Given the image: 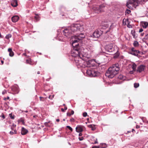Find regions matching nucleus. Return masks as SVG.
<instances>
[{
    "mask_svg": "<svg viewBox=\"0 0 148 148\" xmlns=\"http://www.w3.org/2000/svg\"><path fill=\"white\" fill-rule=\"evenodd\" d=\"M73 49L71 51V55L74 57L80 58V59H82L84 61H87V59L90 58L91 56L88 53H86L84 55H82L80 53L79 51V45L74 46L72 45Z\"/></svg>",
    "mask_w": 148,
    "mask_h": 148,
    "instance_id": "nucleus-1",
    "label": "nucleus"
},
{
    "mask_svg": "<svg viewBox=\"0 0 148 148\" xmlns=\"http://www.w3.org/2000/svg\"><path fill=\"white\" fill-rule=\"evenodd\" d=\"M119 70V64L116 63L108 69L105 74L106 76L109 78H112L118 73Z\"/></svg>",
    "mask_w": 148,
    "mask_h": 148,
    "instance_id": "nucleus-2",
    "label": "nucleus"
},
{
    "mask_svg": "<svg viewBox=\"0 0 148 148\" xmlns=\"http://www.w3.org/2000/svg\"><path fill=\"white\" fill-rule=\"evenodd\" d=\"M81 32L76 34V35L71 36V41L72 45L74 46L79 45L78 42L85 37V35Z\"/></svg>",
    "mask_w": 148,
    "mask_h": 148,
    "instance_id": "nucleus-3",
    "label": "nucleus"
},
{
    "mask_svg": "<svg viewBox=\"0 0 148 148\" xmlns=\"http://www.w3.org/2000/svg\"><path fill=\"white\" fill-rule=\"evenodd\" d=\"M148 0H129L127 2L126 6L129 8H133V7L136 8L138 4H144Z\"/></svg>",
    "mask_w": 148,
    "mask_h": 148,
    "instance_id": "nucleus-4",
    "label": "nucleus"
},
{
    "mask_svg": "<svg viewBox=\"0 0 148 148\" xmlns=\"http://www.w3.org/2000/svg\"><path fill=\"white\" fill-rule=\"evenodd\" d=\"M70 27L71 28L72 33H77V32H82L84 30L83 26H81L79 24H74Z\"/></svg>",
    "mask_w": 148,
    "mask_h": 148,
    "instance_id": "nucleus-5",
    "label": "nucleus"
},
{
    "mask_svg": "<svg viewBox=\"0 0 148 148\" xmlns=\"http://www.w3.org/2000/svg\"><path fill=\"white\" fill-rule=\"evenodd\" d=\"M105 6L104 5H100L99 7H94L92 8L94 12L96 13H99L104 11Z\"/></svg>",
    "mask_w": 148,
    "mask_h": 148,
    "instance_id": "nucleus-6",
    "label": "nucleus"
},
{
    "mask_svg": "<svg viewBox=\"0 0 148 148\" xmlns=\"http://www.w3.org/2000/svg\"><path fill=\"white\" fill-rule=\"evenodd\" d=\"M62 33L65 36L68 38H70L73 33L70 27L63 30Z\"/></svg>",
    "mask_w": 148,
    "mask_h": 148,
    "instance_id": "nucleus-7",
    "label": "nucleus"
},
{
    "mask_svg": "<svg viewBox=\"0 0 148 148\" xmlns=\"http://www.w3.org/2000/svg\"><path fill=\"white\" fill-rule=\"evenodd\" d=\"M102 34V32L101 31L96 30L91 35V36L93 38H97L99 37Z\"/></svg>",
    "mask_w": 148,
    "mask_h": 148,
    "instance_id": "nucleus-8",
    "label": "nucleus"
},
{
    "mask_svg": "<svg viewBox=\"0 0 148 148\" xmlns=\"http://www.w3.org/2000/svg\"><path fill=\"white\" fill-rule=\"evenodd\" d=\"M106 50L109 52H112L113 53H115L116 52L114 51V49L113 47V45L112 44L107 45L105 47Z\"/></svg>",
    "mask_w": 148,
    "mask_h": 148,
    "instance_id": "nucleus-9",
    "label": "nucleus"
},
{
    "mask_svg": "<svg viewBox=\"0 0 148 148\" xmlns=\"http://www.w3.org/2000/svg\"><path fill=\"white\" fill-rule=\"evenodd\" d=\"M95 48V46L93 45H90L88 46L87 49L89 53H92L94 51Z\"/></svg>",
    "mask_w": 148,
    "mask_h": 148,
    "instance_id": "nucleus-10",
    "label": "nucleus"
},
{
    "mask_svg": "<svg viewBox=\"0 0 148 148\" xmlns=\"http://www.w3.org/2000/svg\"><path fill=\"white\" fill-rule=\"evenodd\" d=\"M140 53V52L139 51L136 50L134 48H132L131 49V51L130 53L132 55L137 56L138 55V53Z\"/></svg>",
    "mask_w": 148,
    "mask_h": 148,
    "instance_id": "nucleus-11",
    "label": "nucleus"
},
{
    "mask_svg": "<svg viewBox=\"0 0 148 148\" xmlns=\"http://www.w3.org/2000/svg\"><path fill=\"white\" fill-rule=\"evenodd\" d=\"M145 67V65H140L138 67L137 71L139 73H140L144 70Z\"/></svg>",
    "mask_w": 148,
    "mask_h": 148,
    "instance_id": "nucleus-12",
    "label": "nucleus"
},
{
    "mask_svg": "<svg viewBox=\"0 0 148 148\" xmlns=\"http://www.w3.org/2000/svg\"><path fill=\"white\" fill-rule=\"evenodd\" d=\"M76 131L77 132H81L83 131V126L80 125H78L76 127Z\"/></svg>",
    "mask_w": 148,
    "mask_h": 148,
    "instance_id": "nucleus-13",
    "label": "nucleus"
},
{
    "mask_svg": "<svg viewBox=\"0 0 148 148\" xmlns=\"http://www.w3.org/2000/svg\"><path fill=\"white\" fill-rule=\"evenodd\" d=\"M28 131L25 128L23 127H22L21 128V133L22 135H25L27 133Z\"/></svg>",
    "mask_w": 148,
    "mask_h": 148,
    "instance_id": "nucleus-14",
    "label": "nucleus"
},
{
    "mask_svg": "<svg viewBox=\"0 0 148 148\" xmlns=\"http://www.w3.org/2000/svg\"><path fill=\"white\" fill-rule=\"evenodd\" d=\"M19 19V16L16 15L13 16L12 18V22L14 23L17 22Z\"/></svg>",
    "mask_w": 148,
    "mask_h": 148,
    "instance_id": "nucleus-15",
    "label": "nucleus"
},
{
    "mask_svg": "<svg viewBox=\"0 0 148 148\" xmlns=\"http://www.w3.org/2000/svg\"><path fill=\"white\" fill-rule=\"evenodd\" d=\"M95 60L92 59L90 60H88V62H87V64L89 66H93L94 65L92 63V62H95Z\"/></svg>",
    "mask_w": 148,
    "mask_h": 148,
    "instance_id": "nucleus-16",
    "label": "nucleus"
},
{
    "mask_svg": "<svg viewBox=\"0 0 148 148\" xmlns=\"http://www.w3.org/2000/svg\"><path fill=\"white\" fill-rule=\"evenodd\" d=\"M11 5L13 7H16L18 5L17 2L16 0H12V1L11 3Z\"/></svg>",
    "mask_w": 148,
    "mask_h": 148,
    "instance_id": "nucleus-17",
    "label": "nucleus"
},
{
    "mask_svg": "<svg viewBox=\"0 0 148 148\" xmlns=\"http://www.w3.org/2000/svg\"><path fill=\"white\" fill-rule=\"evenodd\" d=\"M97 71L92 70L90 77H95L97 76Z\"/></svg>",
    "mask_w": 148,
    "mask_h": 148,
    "instance_id": "nucleus-18",
    "label": "nucleus"
},
{
    "mask_svg": "<svg viewBox=\"0 0 148 148\" xmlns=\"http://www.w3.org/2000/svg\"><path fill=\"white\" fill-rule=\"evenodd\" d=\"M8 51L9 52V56L11 57H12L14 56V53L12 51V49L9 48L8 49Z\"/></svg>",
    "mask_w": 148,
    "mask_h": 148,
    "instance_id": "nucleus-19",
    "label": "nucleus"
},
{
    "mask_svg": "<svg viewBox=\"0 0 148 148\" xmlns=\"http://www.w3.org/2000/svg\"><path fill=\"white\" fill-rule=\"evenodd\" d=\"M12 90L15 92L16 93H18V87L17 86H15L13 87L12 89Z\"/></svg>",
    "mask_w": 148,
    "mask_h": 148,
    "instance_id": "nucleus-20",
    "label": "nucleus"
},
{
    "mask_svg": "<svg viewBox=\"0 0 148 148\" xmlns=\"http://www.w3.org/2000/svg\"><path fill=\"white\" fill-rule=\"evenodd\" d=\"M88 127L89 128H91L92 131H94L96 129L95 126L94 125H88Z\"/></svg>",
    "mask_w": 148,
    "mask_h": 148,
    "instance_id": "nucleus-21",
    "label": "nucleus"
},
{
    "mask_svg": "<svg viewBox=\"0 0 148 148\" xmlns=\"http://www.w3.org/2000/svg\"><path fill=\"white\" fill-rule=\"evenodd\" d=\"M142 26L144 28H146L148 25V23L146 22H144L142 23Z\"/></svg>",
    "mask_w": 148,
    "mask_h": 148,
    "instance_id": "nucleus-22",
    "label": "nucleus"
},
{
    "mask_svg": "<svg viewBox=\"0 0 148 148\" xmlns=\"http://www.w3.org/2000/svg\"><path fill=\"white\" fill-rule=\"evenodd\" d=\"M118 78L120 79L123 80L125 79V77L122 75H120L118 77Z\"/></svg>",
    "mask_w": 148,
    "mask_h": 148,
    "instance_id": "nucleus-23",
    "label": "nucleus"
},
{
    "mask_svg": "<svg viewBox=\"0 0 148 148\" xmlns=\"http://www.w3.org/2000/svg\"><path fill=\"white\" fill-rule=\"evenodd\" d=\"M131 33L134 38H136L137 37V36L135 35V32L134 30H132Z\"/></svg>",
    "mask_w": 148,
    "mask_h": 148,
    "instance_id": "nucleus-24",
    "label": "nucleus"
},
{
    "mask_svg": "<svg viewBox=\"0 0 148 148\" xmlns=\"http://www.w3.org/2000/svg\"><path fill=\"white\" fill-rule=\"evenodd\" d=\"M75 60L77 65H79L80 66L81 65V63L80 62V61L79 60H77V58H76L75 59Z\"/></svg>",
    "mask_w": 148,
    "mask_h": 148,
    "instance_id": "nucleus-25",
    "label": "nucleus"
},
{
    "mask_svg": "<svg viewBox=\"0 0 148 148\" xmlns=\"http://www.w3.org/2000/svg\"><path fill=\"white\" fill-rule=\"evenodd\" d=\"M132 68L133 71H135L136 70V65L135 63H133L132 65Z\"/></svg>",
    "mask_w": 148,
    "mask_h": 148,
    "instance_id": "nucleus-26",
    "label": "nucleus"
},
{
    "mask_svg": "<svg viewBox=\"0 0 148 148\" xmlns=\"http://www.w3.org/2000/svg\"><path fill=\"white\" fill-rule=\"evenodd\" d=\"M92 70H88L86 71V73L87 74L90 76H91V74H92Z\"/></svg>",
    "mask_w": 148,
    "mask_h": 148,
    "instance_id": "nucleus-27",
    "label": "nucleus"
},
{
    "mask_svg": "<svg viewBox=\"0 0 148 148\" xmlns=\"http://www.w3.org/2000/svg\"><path fill=\"white\" fill-rule=\"evenodd\" d=\"M133 45L134 47H136L138 46V43L137 41H135L133 43Z\"/></svg>",
    "mask_w": 148,
    "mask_h": 148,
    "instance_id": "nucleus-28",
    "label": "nucleus"
},
{
    "mask_svg": "<svg viewBox=\"0 0 148 148\" xmlns=\"http://www.w3.org/2000/svg\"><path fill=\"white\" fill-rule=\"evenodd\" d=\"M134 87L135 88H137L139 86V84L138 83H135L134 84Z\"/></svg>",
    "mask_w": 148,
    "mask_h": 148,
    "instance_id": "nucleus-29",
    "label": "nucleus"
},
{
    "mask_svg": "<svg viewBox=\"0 0 148 148\" xmlns=\"http://www.w3.org/2000/svg\"><path fill=\"white\" fill-rule=\"evenodd\" d=\"M11 37V35L10 34H8L6 35V36H5V38L7 39H8Z\"/></svg>",
    "mask_w": 148,
    "mask_h": 148,
    "instance_id": "nucleus-30",
    "label": "nucleus"
},
{
    "mask_svg": "<svg viewBox=\"0 0 148 148\" xmlns=\"http://www.w3.org/2000/svg\"><path fill=\"white\" fill-rule=\"evenodd\" d=\"M19 122H22V124H24V120L22 118H21L19 120Z\"/></svg>",
    "mask_w": 148,
    "mask_h": 148,
    "instance_id": "nucleus-31",
    "label": "nucleus"
},
{
    "mask_svg": "<svg viewBox=\"0 0 148 148\" xmlns=\"http://www.w3.org/2000/svg\"><path fill=\"white\" fill-rule=\"evenodd\" d=\"M67 109V107H64V109H63V108H62L61 109V111L63 112H64V110H66Z\"/></svg>",
    "mask_w": 148,
    "mask_h": 148,
    "instance_id": "nucleus-32",
    "label": "nucleus"
},
{
    "mask_svg": "<svg viewBox=\"0 0 148 148\" xmlns=\"http://www.w3.org/2000/svg\"><path fill=\"white\" fill-rule=\"evenodd\" d=\"M66 127L67 128H68L71 131H72L73 129H72V128L70 126H66Z\"/></svg>",
    "mask_w": 148,
    "mask_h": 148,
    "instance_id": "nucleus-33",
    "label": "nucleus"
},
{
    "mask_svg": "<svg viewBox=\"0 0 148 148\" xmlns=\"http://www.w3.org/2000/svg\"><path fill=\"white\" fill-rule=\"evenodd\" d=\"M144 38L145 40H148V34H147L145 36Z\"/></svg>",
    "mask_w": 148,
    "mask_h": 148,
    "instance_id": "nucleus-34",
    "label": "nucleus"
},
{
    "mask_svg": "<svg viewBox=\"0 0 148 148\" xmlns=\"http://www.w3.org/2000/svg\"><path fill=\"white\" fill-rule=\"evenodd\" d=\"M131 12V11L130 10H127L126 11V13H127V14H130Z\"/></svg>",
    "mask_w": 148,
    "mask_h": 148,
    "instance_id": "nucleus-35",
    "label": "nucleus"
},
{
    "mask_svg": "<svg viewBox=\"0 0 148 148\" xmlns=\"http://www.w3.org/2000/svg\"><path fill=\"white\" fill-rule=\"evenodd\" d=\"M9 116L12 119H14V116H12V114H10Z\"/></svg>",
    "mask_w": 148,
    "mask_h": 148,
    "instance_id": "nucleus-36",
    "label": "nucleus"
},
{
    "mask_svg": "<svg viewBox=\"0 0 148 148\" xmlns=\"http://www.w3.org/2000/svg\"><path fill=\"white\" fill-rule=\"evenodd\" d=\"M83 115L84 117H86L87 115V113L86 112H84L83 113Z\"/></svg>",
    "mask_w": 148,
    "mask_h": 148,
    "instance_id": "nucleus-37",
    "label": "nucleus"
},
{
    "mask_svg": "<svg viewBox=\"0 0 148 148\" xmlns=\"http://www.w3.org/2000/svg\"><path fill=\"white\" fill-rule=\"evenodd\" d=\"M79 140L82 141V140H83L84 138L83 137H79Z\"/></svg>",
    "mask_w": 148,
    "mask_h": 148,
    "instance_id": "nucleus-38",
    "label": "nucleus"
},
{
    "mask_svg": "<svg viewBox=\"0 0 148 148\" xmlns=\"http://www.w3.org/2000/svg\"><path fill=\"white\" fill-rule=\"evenodd\" d=\"M3 119H4L5 118V116L4 114H2L1 116Z\"/></svg>",
    "mask_w": 148,
    "mask_h": 148,
    "instance_id": "nucleus-39",
    "label": "nucleus"
},
{
    "mask_svg": "<svg viewBox=\"0 0 148 148\" xmlns=\"http://www.w3.org/2000/svg\"><path fill=\"white\" fill-rule=\"evenodd\" d=\"M9 99V97H7V98H4V100H6V99Z\"/></svg>",
    "mask_w": 148,
    "mask_h": 148,
    "instance_id": "nucleus-40",
    "label": "nucleus"
},
{
    "mask_svg": "<svg viewBox=\"0 0 148 148\" xmlns=\"http://www.w3.org/2000/svg\"><path fill=\"white\" fill-rule=\"evenodd\" d=\"M143 29H140L139 30V32L140 33L143 32Z\"/></svg>",
    "mask_w": 148,
    "mask_h": 148,
    "instance_id": "nucleus-41",
    "label": "nucleus"
},
{
    "mask_svg": "<svg viewBox=\"0 0 148 148\" xmlns=\"http://www.w3.org/2000/svg\"><path fill=\"white\" fill-rule=\"evenodd\" d=\"M67 116H70L71 115V113L69 112H68L67 113Z\"/></svg>",
    "mask_w": 148,
    "mask_h": 148,
    "instance_id": "nucleus-42",
    "label": "nucleus"
},
{
    "mask_svg": "<svg viewBox=\"0 0 148 148\" xmlns=\"http://www.w3.org/2000/svg\"><path fill=\"white\" fill-rule=\"evenodd\" d=\"M10 134L11 135H13L14 134V132H13L12 131H11L10 132Z\"/></svg>",
    "mask_w": 148,
    "mask_h": 148,
    "instance_id": "nucleus-43",
    "label": "nucleus"
},
{
    "mask_svg": "<svg viewBox=\"0 0 148 148\" xmlns=\"http://www.w3.org/2000/svg\"><path fill=\"white\" fill-rule=\"evenodd\" d=\"M74 111L73 110H72L71 112V115L73 114H74Z\"/></svg>",
    "mask_w": 148,
    "mask_h": 148,
    "instance_id": "nucleus-44",
    "label": "nucleus"
},
{
    "mask_svg": "<svg viewBox=\"0 0 148 148\" xmlns=\"http://www.w3.org/2000/svg\"><path fill=\"white\" fill-rule=\"evenodd\" d=\"M74 120V119H73V118H72L71 119H70V121H73Z\"/></svg>",
    "mask_w": 148,
    "mask_h": 148,
    "instance_id": "nucleus-45",
    "label": "nucleus"
},
{
    "mask_svg": "<svg viewBox=\"0 0 148 148\" xmlns=\"http://www.w3.org/2000/svg\"><path fill=\"white\" fill-rule=\"evenodd\" d=\"M127 27L129 28H131L132 27V26L131 25H127Z\"/></svg>",
    "mask_w": 148,
    "mask_h": 148,
    "instance_id": "nucleus-46",
    "label": "nucleus"
},
{
    "mask_svg": "<svg viewBox=\"0 0 148 148\" xmlns=\"http://www.w3.org/2000/svg\"><path fill=\"white\" fill-rule=\"evenodd\" d=\"M92 148H99V147L97 146H95L92 147Z\"/></svg>",
    "mask_w": 148,
    "mask_h": 148,
    "instance_id": "nucleus-47",
    "label": "nucleus"
},
{
    "mask_svg": "<svg viewBox=\"0 0 148 148\" xmlns=\"http://www.w3.org/2000/svg\"><path fill=\"white\" fill-rule=\"evenodd\" d=\"M14 134H16L17 133V132L16 130H14Z\"/></svg>",
    "mask_w": 148,
    "mask_h": 148,
    "instance_id": "nucleus-48",
    "label": "nucleus"
},
{
    "mask_svg": "<svg viewBox=\"0 0 148 148\" xmlns=\"http://www.w3.org/2000/svg\"><path fill=\"white\" fill-rule=\"evenodd\" d=\"M29 61L28 60H26V62L27 63H29Z\"/></svg>",
    "mask_w": 148,
    "mask_h": 148,
    "instance_id": "nucleus-49",
    "label": "nucleus"
},
{
    "mask_svg": "<svg viewBox=\"0 0 148 148\" xmlns=\"http://www.w3.org/2000/svg\"><path fill=\"white\" fill-rule=\"evenodd\" d=\"M79 133H79V136H82V133H80V132H79Z\"/></svg>",
    "mask_w": 148,
    "mask_h": 148,
    "instance_id": "nucleus-50",
    "label": "nucleus"
},
{
    "mask_svg": "<svg viewBox=\"0 0 148 148\" xmlns=\"http://www.w3.org/2000/svg\"><path fill=\"white\" fill-rule=\"evenodd\" d=\"M51 95H49V99H52V98L51 97Z\"/></svg>",
    "mask_w": 148,
    "mask_h": 148,
    "instance_id": "nucleus-51",
    "label": "nucleus"
},
{
    "mask_svg": "<svg viewBox=\"0 0 148 148\" xmlns=\"http://www.w3.org/2000/svg\"><path fill=\"white\" fill-rule=\"evenodd\" d=\"M42 97H40V101H42Z\"/></svg>",
    "mask_w": 148,
    "mask_h": 148,
    "instance_id": "nucleus-52",
    "label": "nucleus"
},
{
    "mask_svg": "<svg viewBox=\"0 0 148 148\" xmlns=\"http://www.w3.org/2000/svg\"><path fill=\"white\" fill-rule=\"evenodd\" d=\"M56 121L57 122H59L60 121V120L59 119H57L56 120Z\"/></svg>",
    "mask_w": 148,
    "mask_h": 148,
    "instance_id": "nucleus-53",
    "label": "nucleus"
},
{
    "mask_svg": "<svg viewBox=\"0 0 148 148\" xmlns=\"http://www.w3.org/2000/svg\"><path fill=\"white\" fill-rule=\"evenodd\" d=\"M139 126H138V125H137L136 126V127L137 128H139Z\"/></svg>",
    "mask_w": 148,
    "mask_h": 148,
    "instance_id": "nucleus-54",
    "label": "nucleus"
},
{
    "mask_svg": "<svg viewBox=\"0 0 148 148\" xmlns=\"http://www.w3.org/2000/svg\"><path fill=\"white\" fill-rule=\"evenodd\" d=\"M23 55L25 56H26V53H24L23 54Z\"/></svg>",
    "mask_w": 148,
    "mask_h": 148,
    "instance_id": "nucleus-55",
    "label": "nucleus"
},
{
    "mask_svg": "<svg viewBox=\"0 0 148 148\" xmlns=\"http://www.w3.org/2000/svg\"><path fill=\"white\" fill-rule=\"evenodd\" d=\"M134 131H135V130H134V129H132V132H134Z\"/></svg>",
    "mask_w": 148,
    "mask_h": 148,
    "instance_id": "nucleus-56",
    "label": "nucleus"
},
{
    "mask_svg": "<svg viewBox=\"0 0 148 148\" xmlns=\"http://www.w3.org/2000/svg\"><path fill=\"white\" fill-rule=\"evenodd\" d=\"M1 63L2 64H3V61H2V60H1Z\"/></svg>",
    "mask_w": 148,
    "mask_h": 148,
    "instance_id": "nucleus-57",
    "label": "nucleus"
},
{
    "mask_svg": "<svg viewBox=\"0 0 148 148\" xmlns=\"http://www.w3.org/2000/svg\"><path fill=\"white\" fill-rule=\"evenodd\" d=\"M40 72H39V71H38L37 72V73L38 74H40Z\"/></svg>",
    "mask_w": 148,
    "mask_h": 148,
    "instance_id": "nucleus-58",
    "label": "nucleus"
},
{
    "mask_svg": "<svg viewBox=\"0 0 148 148\" xmlns=\"http://www.w3.org/2000/svg\"><path fill=\"white\" fill-rule=\"evenodd\" d=\"M97 143V141H95V144H96V143Z\"/></svg>",
    "mask_w": 148,
    "mask_h": 148,
    "instance_id": "nucleus-59",
    "label": "nucleus"
},
{
    "mask_svg": "<svg viewBox=\"0 0 148 148\" xmlns=\"http://www.w3.org/2000/svg\"><path fill=\"white\" fill-rule=\"evenodd\" d=\"M4 93H5V92H2V94H3H3H4Z\"/></svg>",
    "mask_w": 148,
    "mask_h": 148,
    "instance_id": "nucleus-60",
    "label": "nucleus"
},
{
    "mask_svg": "<svg viewBox=\"0 0 148 148\" xmlns=\"http://www.w3.org/2000/svg\"><path fill=\"white\" fill-rule=\"evenodd\" d=\"M11 129H12V130H14V129L12 127L11 128Z\"/></svg>",
    "mask_w": 148,
    "mask_h": 148,
    "instance_id": "nucleus-61",
    "label": "nucleus"
},
{
    "mask_svg": "<svg viewBox=\"0 0 148 148\" xmlns=\"http://www.w3.org/2000/svg\"><path fill=\"white\" fill-rule=\"evenodd\" d=\"M53 97H54V95H53L52 96V97L51 98H53Z\"/></svg>",
    "mask_w": 148,
    "mask_h": 148,
    "instance_id": "nucleus-62",
    "label": "nucleus"
},
{
    "mask_svg": "<svg viewBox=\"0 0 148 148\" xmlns=\"http://www.w3.org/2000/svg\"><path fill=\"white\" fill-rule=\"evenodd\" d=\"M143 34H141V35L142 36H143Z\"/></svg>",
    "mask_w": 148,
    "mask_h": 148,
    "instance_id": "nucleus-63",
    "label": "nucleus"
},
{
    "mask_svg": "<svg viewBox=\"0 0 148 148\" xmlns=\"http://www.w3.org/2000/svg\"><path fill=\"white\" fill-rule=\"evenodd\" d=\"M63 121H65V119H63Z\"/></svg>",
    "mask_w": 148,
    "mask_h": 148,
    "instance_id": "nucleus-64",
    "label": "nucleus"
}]
</instances>
